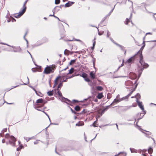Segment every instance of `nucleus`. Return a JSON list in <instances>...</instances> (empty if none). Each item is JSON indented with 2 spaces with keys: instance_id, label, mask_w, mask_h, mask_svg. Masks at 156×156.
I'll return each instance as SVG.
<instances>
[{
  "instance_id": "1",
  "label": "nucleus",
  "mask_w": 156,
  "mask_h": 156,
  "mask_svg": "<svg viewBox=\"0 0 156 156\" xmlns=\"http://www.w3.org/2000/svg\"><path fill=\"white\" fill-rule=\"evenodd\" d=\"M143 45L140 48V50L137 52V53L134 55L135 58L137 59H139L140 63L143 66L144 68H146L148 66V65L147 63H145L143 60V57L142 54V51L143 48L145 46V41H142Z\"/></svg>"
},
{
  "instance_id": "2",
  "label": "nucleus",
  "mask_w": 156,
  "mask_h": 156,
  "mask_svg": "<svg viewBox=\"0 0 156 156\" xmlns=\"http://www.w3.org/2000/svg\"><path fill=\"white\" fill-rule=\"evenodd\" d=\"M5 138L9 140V142H6L7 145L9 144L12 146H15V142L16 139L12 136H10L9 134H6L5 135Z\"/></svg>"
},
{
  "instance_id": "3",
  "label": "nucleus",
  "mask_w": 156,
  "mask_h": 156,
  "mask_svg": "<svg viewBox=\"0 0 156 156\" xmlns=\"http://www.w3.org/2000/svg\"><path fill=\"white\" fill-rule=\"evenodd\" d=\"M54 70V68L53 66H47L45 68L43 72V73L45 74H48L50 73H53Z\"/></svg>"
},
{
  "instance_id": "4",
  "label": "nucleus",
  "mask_w": 156,
  "mask_h": 156,
  "mask_svg": "<svg viewBox=\"0 0 156 156\" xmlns=\"http://www.w3.org/2000/svg\"><path fill=\"white\" fill-rule=\"evenodd\" d=\"M138 79L135 80H133V81H132L131 80H127L125 82V85L126 88H131L133 86V84H135L136 85L137 83L136 84Z\"/></svg>"
},
{
  "instance_id": "5",
  "label": "nucleus",
  "mask_w": 156,
  "mask_h": 156,
  "mask_svg": "<svg viewBox=\"0 0 156 156\" xmlns=\"http://www.w3.org/2000/svg\"><path fill=\"white\" fill-rule=\"evenodd\" d=\"M137 86V84H136L135 86V87L133 88H132L131 90V91L127 95L123 97L122 98H121L122 101H128V99L129 97L131 95L133 92L136 89V88Z\"/></svg>"
},
{
  "instance_id": "6",
  "label": "nucleus",
  "mask_w": 156,
  "mask_h": 156,
  "mask_svg": "<svg viewBox=\"0 0 156 156\" xmlns=\"http://www.w3.org/2000/svg\"><path fill=\"white\" fill-rule=\"evenodd\" d=\"M57 90L58 95L59 96V97L62 98V100L63 101H64L66 103L69 102L70 103V104H69L71 105V103L72 102L68 99L65 98L64 97H62V94L61 92L60 91V90L58 89H57Z\"/></svg>"
},
{
  "instance_id": "7",
  "label": "nucleus",
  "mask_w": 156,
  "mask_h": 156,
  "mask_svg": "<svg viewBox=\"0 0 156 156\" xmlns=\"http://www.w3.org/2000/svg\"><path fill=\"white\" fill-rule=\"evenodd\" d=\"M115 5H114V8L111 10V11L108 14H107V15H106L105 17H104L103 19L101 21L100 23L99 24V26L100 25H101V27H103L105 26V25H102V23L107 19V18L109 16H110V15L111 13L113 12Z\"/></svg>"
},
{
  "instance_id": "8",
  "label": "nucleus",
  "mask_w": 156,
  "mask_h": 156,
  "mask_svg": "<svg viewBox=\"0 0 156 156\" xmlns=\"http://www.w3.org/2000/svg\"><path fill=\"white\" fill-rule=\"evenodd\" d=\"M122 101L121 98H120V95L118 94L116 96V98L111 103V105H115Z\"/></svg>"
},
{
  "instance_id": "9",
  "label": "nucleus",
  "mask_w": 156,
  "mask_h": 156,
  "mask_svg": "<svg viewBox=\"0 0 156 156\" xmlns=\"http://www.w3.org/2000/svg\"><path fill=\"white\" fill-rule=\"evenodd\" d=\"M27 9V7H23L20 11L18 13L21 16L26 12Z\"/></svg>"
},
{
  "instance_id": "10",
  "label": "nucleus",
  "mask_w": 156,
  "mask_h": 156,
  "mask_svg": "<svg viewBox=\"0 0 156 156\" xmlns=\"http://www.w3.org/2000/svg\"><path fill=\"white\" fill-rule=\"evenodd\" d=\"M138 8L139 9H142L143 11L144 10V9L147 10L145 7V4L144 3H141L140 5L138 6Z\"/></svg>"
},
{
  "instance_id": "11",
  "label": "nucleus",
  "mask_w": 156,
  "mask_h": 156,
  "mask_svg": "<svg viewBox=\"0 0 156 156\" xmlns=\"http://www.w3.org/2000/svg\"><path fill=\"white\" fill-rule=\"evenodd\" d=\"M112 41L113 43H115V44H116V45H117V46H119L121 48V49L123 51H124V54L125 55H126V50H125V48L124 47H123V46L119 44H118L115 43L114 42V41L113 40H112Z\"/></svg>"
},
{
  "instance_id": "12",
  "label": "nucleus",
  "mask_w": 156,
  "mask_h": 156,
  "mask_svg": "<svg viewBox=\"0 0 156 156\" xmlns=\"http://www.w3.org/2000/svg\"><path fill=\"white\" fill-rule=\"evenodd\" d=\"M74 3V2H73L68 1L64 5V7L65 8L69 7Z\"/></svg>"
},
{
  "instance_id": "13",
  "label": "nucleus",
  "mask_w": 156,
  "mask_h": 156,
  "mask_svg": "<svg viewBox=\"0 0 156 156\" xmlns=\"http://www.w3.org/2000/svg\"><path fill=\"white\" fill-rule=\"evenodd\" d=\"M129 77L132 80H134L136 77V75L133 73H130L129 74Z\"/></svg>"
},
{
  "instance_id": "14",
  "label": "nucleus",
  "mask_w": 156,
  "mask_h": 156,
  "mask_svg": "<svg viewBox=\"0 0 156 156\" xmlns=\"http://www.w3.org/2000/svg\"><path fill=\"white\" fill-rule=\"evenodd\" d=\"M136 101L137 102L139 107L142 110L144 111V108L143 106L142 105V102L139 101L138 100H136Z\"/></svg>"
},
{
  "instance_id": "15",
  "label": "nucleus",
  "mask_w": 156,
  "mask_h": 156,
  "mask_svg": "<svg viewBox=\"0 0 156 156\" xmlns=\"http://www.w3.org/2000/svg\"><path fill=\"white\" fill-rule=\"evenodd\" d=\"M135 58H134V56H133L130 58H129L126 62H128V63H133Z\"/></svg>"
},
{
  "instance_id": "16",
  "label": "nucleus",
  "mask_w": 156,
  "mask_h": 156,
  "mask_svg": "<svg viewBox=\"0 0 156 156\" xmlns=\"http://www.w3.org/2000/svg\"><path fill=\"white\" fill-rule=\"evenodd\" d=\"M69 74H68V73H63V74L62 75V76H63V77H65L66 78V79L71 78L75 76L74 75H72V76H68V75Z\"/></svg>"
},
{
  "instance_id": "17",
  "label": "nucleus",
  "mask_w": 156,
  "mask_h": 156,
  "mask_svg": "<svg viewBox=\"0 0 156 156\" xmlns=\"http://www.w3.org/2000/svg\"><path fill=\"white\" fill-rule=\"evenodd\" d=\"M36 102L37 103V104H38V103H43V105L42 106H44V104L45 103H43V100L41 98L37 100L36 101Z\"/></svg>"
},
{
  "instance_id": "18",
  "label": "nucleus",
  "mask_w": 156,
  "mask_h": 156,
  "mask_svg": "<svg viewBox=\"0 0 156 156\" xmlns=\"http://www.w3.org/2000/svg\"><path fill=\"white\" fill-rule=\"evenodd\" d=\"M95 73H94V71H91L90 73V76L92 79H94L95 78Z\"/></svg>"
},
{
  "instance_id": "19",
  "label": "nucleus",
  "mask_w": 156,
  "mask_h": 156,
  "mask_svg": "<svg viewBox=\"0 0 156 156\" xmlns=\"http://www.w3.org/2000/svg\"><path fill=\"white\" fill-rule=\"evenodd\" d=\"M111 105V104L110 105L106 106L105 108L103 109L101 111V114L104 113L106 111L108 108L110 107Z\"/></svg>"
},
{
  "instance_id": "20",
  "label": "nucleus",
  "mask_w": 156,
  "mask_h": 156,
  "mask_svg": "<svg viewBox=\"0 0 156 156\" xmlns=\"http://www.w3.org/2000/svg\"><path fill=\"white\" fill-rule=\"evenodd\" d=\"M103 97V95L102 93H99L97 96V98L99 99H101Z\"/></svg>"
},
{
  "instance_id": "21",
  "label": "nucleus",
  "mask_w": 156,
  "mask_h": 156,
  "mask_svg": "<svg viewBox=\"0 0 156 156\" xmlns=\"http://www.w3.org/2000/svg\"><path fill=\"white\" fill-rule=\"evenodd\" d=\"M73 53V52H71L67 49H65L64 52V54L67 55H68L69 53L72 54Z\"/></svg>"
},
{
  "instance_id": "22",
  "label": "nucleus",
  "mask_w": 156,
  "mask_h": 156,
  "mask_svg": "<svg viewBox=\"0 0 156 156\" xmlns=\"http://www.w3.org/2000/svg\"><path fill=\"white\" fill-rule=\"evenodd\" d=\"M84 125V123L83 122H80L76 124V126H83Z\"/></svg>"
},
{
  "instance_id": "23",
  "label": "nucleus",
  "mask_w": 156,
  "mask_h": 156,
  "mask_svg": "<svg viewBox=\"0 0 156 156\" xmlns=\"http://www.w3.org/2000/svg\"><path fill=\"white\" fill-rule=\"evenodd\" d=\"M21 49L20 47H18L16 48H14V51L15 52H20L21 51Z\"/></svg>"
},
{
  "instance_id": "24",
  "label": "nucleus",
  "mask_w": 156,
  "mask_h": 156,
  "mask_svg": "<svg viewBox=\"0 0 156 156\" xmlns=\"http://www.w3.org/2000/svg\"><path fill=\"white\" fill-rule=\"evenodd\" d=\"M135 98H136V100H138V99H139L140 98V94L137 93V94L134 96Z\"/></svg>"
},
{
  "instance_id": "25",
  "label": "nucleus",
  "mask_w": 156,
  "mask_h": 156,
  "mask_svg": "<svg viewBox=\"0 0 156 156\" xmlns=\"http://www.w3.org/2000/svg\"><path fill=\"white\" fill-rule=\"evenodd\" d=\"M130 149L132 153H137V150L134 148H130Z\"/></svg>"
},
{
  "instance_id": "26",
  "label": "nucleus",
  "mask_w": 156,
  "mask_h": 156,
  "mask_svg": "<svg viewBox=\"0 0 156 156\" xmlns=\"http://www.w3.org/2000/svg\"><path fill=\"white\" fill-rule=\"evenodd\" d=\"M47 94H48V95L49 96H52L53 94V90L50 91H48L47 92Z\"/></svg>"
},
{
  "instance_id": "27",
  "label": "nucleus",
  "mask_w": 156,
  "mask_h": 156,
  "mask_svg": "<svg viewBox=\"0 0 156 156\" xmlns=\"http://www.w3.org/2000/svg\"><path fill=\"white\" fill-rule=\"evenodd\" d=\"M74 69L73 68H71L69 70V73H68V74H71L73 73L74 72Z\"/></svg>"
},
{
  "instance_id": "28",
  "label": "nucleus",
  "mask_w": 156,
  "mask_h": 156,
  "mask_svg": "<svg viewBox=\"0 0 156 156\" xmlns=\"http://www.w3.org/2000/svg\"><path fill=\"white\" fill-rule=\"evenodd\" d=\"M75 110L76 111H79L80 110V108L79 106L77 105L75 108Z\"/></svg>"
},
{
  "instance_id": "29",
  "label": "nucleus",
  "mask_w": 156,
  "mask_h": 156,
  "mask_svg": "<svg viewBox=\"0 0 156 156\" xmlns=\"http://www.w3.org/2000/svg\"><path fill=\"white\" fill-rule=\"evenodd\" d=\"M97 89L98 90L101 91L103 90V88L101 86H98L97 87Z\"/></svg>"
},
{
  "instance_id": "30",
  "label": "nucleus",
  "mask_w": 156,
  "mask_h": 156,
  "mask_svg": "<svg viewBox=\"0 0 156 156\" xmlns=\"http://www.w3.org/2000/svg\"><path fill=\"white\" fill-rule=\"evenodd\" d=\"M96 121H95L92 125H90V126H93L94 127H98V125L96 124Z\"/></svg>"
},
{
  "instance_id": "31",
  "label": "nucleus",
  "mask_w": 156,
  "mask_h": 156,
  "mask_svg": "<svg viewBox=\"0 0 156 156\" xmlns=\"http://www.w3.org/2000/svg\"><path fill=\"white\" fill-rule=\"evenodd\" d=\"M148 152L150 154H151L153 152V149L151 147H150L149 149H148Z\"/></svg>"
},
{
  "instance_id": "32",
  "label": "nucleus",
  "mask_w": 156,
  "mask_h": 156,
  "mask_svg": "<svg viewBox=\"0 0 156 156\" xmlns=\"http://www.w3.org/2000/svg\"><path fill=\"white\" fill-rule=\"evenodd\" d=\"M15 14V15L14 16V17L16 18H20L21 16L18 13L17 14Z\"/></svg>"
},
{
  "instance_id": "33",
  "label": "nucleus",
  "mask_w": 156,
  "mask_h": 156,
  "mask_svg": "<svg viewBox=\"0 0 156 156\" xmlns=\"http://www.w3.org/2000/svg\"><path fill=\"white\" fill-rule=\"evenodd\" d=\"M96 44V42L94 41H93V46L91 47V48L92 50H93L94 49L95 46Z\"/></svg>"
},
{
  "instance_id": "34",
  "label": "nucleus",
  "mask_w": 156,
  "mask_h": 156,
  "mask_svg": "<svg viewBox=\"0 0 156 156\" xmlns=\"http://www.w3.org/2000/svg\"><path fill=\"white\" fill-rule=\"evenodd\" d=\"M147 150H142V155L144 156H147L144 153L147 152Z\"/></svg>"
},
{
  "instance_id": "35",
  "label": "nucleus",
  "mask_w": 156,
  "mask_h": 156,
  "mask_svg": "<svg viewBox=\"0 0 156 156\" xmlns=\"http://www.w3.org/2000/svg\"><path fill=\"white\" fill-rule=\"evenodd\" d=\"M10 18L11 19V21L12 22L16 21V20L14 18H13L12 17V16H10Z\"/></svg>"
},
{
  "instance_id": "36",
  "label": "nucleus",
  "mask_w": 156,
  "mask_h": 156,
  "mask_svg": "<svg viewBox=\"0 0 156 156\" xmlns=\"http://www.w3.org/2000/svg\"><path fill=\"white\" fill-rule=\"evenodd\" d=\"M59 8V6H55L52 10V12H53V14H54L55 11V9L56 8Z\"/></svg>"
},
{
  "instance_id": "37",
  "label": "nucleus",
  "mask_w": 156,
  "mask_h": 156,
  "mask_svg": "<svg viewBox=\"0 0 156 156\" xmlns=\"http://www.w3.org/2000/svg\"><path fill=\"white\" fill-rule=\"evenodd\" d=\"M76 62V60L75 59L71 60L69 63L70 65H71L74 64Z\"/></svg>"
},
{
  "instance_id": "38",
  "label": "nucleus",
  "mask_w": 156,
  "mask_h": 156,
  "mask_svg": "<svg viewBox=\"0 0 156 156\" xmlns=\"http://www.w3.org/2000/svg\"><path fill=\"white\" fill-rule=\"evenodd\" d=\"M60 0H55V3L56 5H58L60 3Z\"/></svg>"
},
{
  "instance_id": "39",
  "label": "nucleus",
  "mask_w": 156,
  "mask_h": 156,
  "mask_svg": "<svg viewBox=\"0 0 156 156\" xmlns=\"http://www.w3.org/2000/svg\"><path fill=\"white\" fill-rule=\"evenodd\" d=\"M152 34V33L151 32H148V33H146L145 34V35L143 37V39H145L146 36V35H148V34L151 35Z\"/></svg>"
},
{
  "instance_id": "40",
  "label": "nucleus",
  "mask_w": 156,
  "mask_h": 156,
  "mask_svg": "<svg viewBox=\"0 0 156 156\" xmlns=\"http://www.w3.org/2000/svg\"><path fill=\"white\" fill-rule=\"evenodd\" d=\"M87 76V75L85 73H83L82 74V76L84 78H86Z\"/></svg>"
},
{
  "instance_id": "41",
  "label": "nucleus",
  "mask_w": 156,
  "mask_h": 156,
  "mask_svg": "<svg viewBox=\"0 0 156 156\" xmlns=\"http://www.w3.org/2000/svg\"><path fill=\"white\" fill-rule=\"evenodd\" d=\"M32 70L33 72H35L37 71V68H33L32 69Z\"/></svg>"
},
{
  "instance_id": "42",
  "label": "nucleus",
  "mask_w": 156,
  "mask_h": 156,
  "mask_svg": "<svg viewBox=\"0 0 156 156\" xmlns=\"http://www.w3.org/2000/svg\"><path fill=\"white\" fill-rule=\"evenodd\" d=\"M138 122V121H137L136 123V125L137 126V128H138L140 130V131H141L142 129L140 128V126H138V125H137V123Z\"/></svg>"
},
{
  "instance_id": "43",
  "label": "nucleus",
  "mask_w": 156,
  "mask_h": 156,
  "mask_svg": "<svg viewBox=\"0 0 156 156\" xmlns=\"http://www.w3.org/2000/svg\"><path fill=\"white\" fill-rule=\"evenodd\" d=\"M28 0H26L25 1V2H24V3L23 4V7H27L26 6V4L27 2H28Z\"/></svg>"
},
{
  "instance_id": "44",
  "label": "nucleus",
  "mask_w": 156,
  "mask_h": 156,
  "mask_svg": "<svg viewBox=\"0 0 156 156\" xmlns=\"http://www.w3.org/2000/svg\"><path fill=\"white\" fill-rule=\"evenodd\" d=\"M73 40H76L77 41H78L80 42L81 43H83V42L81 40H78V39H77V40H68V41H73Z\"/></svg>"
},
{
  "instance_id": "45",
  "label": "nucleus",
  "mask_w": 156,
  "mask_h": 156,
  "mask_svg": "<svg viewBox=\"0 0 156 156\" xmlns=\"http://www.w3.org/2000/svg\"><path fill=\"white\" fill-rule=\"evenodd\" d=\"M126 23H125V24L126 25H128V23L129 22V19H128V18H127L126 19Z\"/></svg>"
},
{
  "instance_id": "46",
  "label": "nucleus",
  "mask_w": 156,
  "mask_h": 156,
  "mask_svg": "<svg viewBox=\"0 0 156 156\" xmlns=\"http://www.w3.org/2000/svg\"><path fill=\"white\" fill-rule=\"evenodd\" d=\"M136 106H137V105L136 104H133L132 105L129 106V108H131L132 107H135Z\"/></svg>"
},
{
  "instance_id": "47",
  "label": "nucleus",
  "mask_w": 156,
  "mask_h": 156,
  "mask_svg": "<svg viewBox=\"0 0 156 156\" xmlns=\"http://www.w3.org/2000/svg\"><path fill=\"white\" fill-rule=\"evenodd\" d=\"M62 86V83H60L58 86V89L59 88H60Z\"/></svg>"
},
{
  "instance_id": "48",
  "label": "nucleus",
  "mask_w": 156,
  "mask_h": 156,
  "mask_svg": "<svg viewBox=\"0 0 156 156\" xmlns=\"http://www.w3.org/2000/svg\"><path fill=\"white\" fill-rule=\"evenodd\" d=\"M111 98V94L108 93L107 94V98L108 99H110Z\"/></svg>"
},
{
  "instance_id": "49",
  "label": "nucleus",
  "mask_w": 156,
  "mask_h": 156,
  "mask_svg": "<svg viewBox=\"0 0 156 156\" xmlns=\"http://www.w3.org/2000/svg\"><path fill=\"white\" fill-rule=\"evenodd\" d=\"M24 138L25 140H27V142H28V141H29L30 140V139H31V138H29L28 139H27V137H24Z\"/></svg>"
},
{
  "instance_id": "50",
  "label": "nucleus",
  "mask_w": 156,
  "mask_h": 156,
  "mask_svg": "<svg viewBox=\"0 0 156 156\" xmlns=\"http://www.w3.org/2000/svg\"><path fill=\"white\" fill-rule=\"evenodd\" d=\"M128 0V1L129 2H130L131 3V6H132V8H133V2L132 1L130 0Z\"/></svg>"
},
{
  "instance_id": "51",
  "label": "nucleus",
  "mask_w": 156,
  "mask_h": 156,
  "mask_svg": "<svg viewBox=\"0 0 156 156\" xmlns=\"http://www.w3.org/2000/svg\"><path fill=\"white\" fill-rule=\"evenodd\" d=\"M110 35V34L109 32L108 31L107 33V38H108L109 36Z\"/></svg>"
},
{
  "instance_id": "52",
  "label": "nucleus",
  "mask_w": 156,
  "mask_h": 156,
  "mask_svg": "<svg viewBox=\"0 0 156 156\" xmlns=\"http://www.w3.org/2000/svg\"><path fill=\"white\" fill-rule=\"evenodd\" d=\"M85 80L87 82H89L90 81V79L88 78H85Z\"/></svg>"
},
{
  "instance_id": "53",
  "label": "nucleus",
  "mask_w": 156,
  "mask_h": 156,
  "mask_svg": "<svg viewBox=\"0 0 156 156\" xmlns=\"http://www.w3.org/2000/svg\"><path fill=\"white\" fill-rule=\"evenodd\" d=\"M58 84V82H54V87L56 86Z\"/></svg>"
},
{
  "instance_id": "54",
  "label": "nucleus",
  "mask_w": 156,
  "mask_h": 156,
  "mask_svg": "<svg viewBox=\"0 0 156 156\" xmlns=\"http://www.w3.org/2000/svg\"><path fill=\"white\" fill-rule=\"evenodd\" d=\"M20 146H21V147H22V145H21ZM21 148H22V147H18V148H17V149H16V150H17V151H20V149H21Z\"/></svg>"
},
{
  "instance_id": "55",
  "label": "nucleus",
  "mask_w": 156,
  "mask_h": 156,
  "mask_svg": "<svg viewBox=\"0 0 156 156\" xmlns=\"http://www.w3.org/2000/svg\"><path fill=\"white\" fill-rule=\"evenodd\" d=\"M145 134L147 135H150L151 134V133L150 132L147 131V133H145Z\"/></svg>"
},
{
  "instance_id": "56",
  "label": "nucleus",
  "mask_w": 156,
  "mask_h": 156,
  "mask_svg": "<svg viewBox=\"0 0 156 156\" xmlns=\"http://www.w3.org/2000/svg\"><path fill=\"white\" fill-rule=\"evenodd\" d=\"M27 79H28V81H27V83H24L23 84L24 85H27V84H28L29 83V79L27 77Z\"/></svg>"
},
{
  "instance_id": "57",
  "label": "nucleus",
  "mask_w": 156,
  "mask_h": 156,
  "mask_svg": "<svg viewBox=\"0 0 156 156\" xmlns=\"http://www.w3.org/2000/svg\"><path fill=\"white\" fill-rule=\"evenodd\" d=\"M43 112L49 118L50 121V119L49 118V116L48 115L46 112H44V111H43Z\"/></svg>"
},
{
  "instance_id": "58",
  "label": "nucleus",
  "mask_w": 156,
  "mask_h": 156,
  "mask_svg": "<svg viewBox=\"0 0 156 156\" xmlns=\"http://www.w3.org/2000/svg\"><path fill=\"white\" fill-rule=\"evenodd\" d=\"M72 102H73V103L77 102H78V101L76 100H73L72 101Z\"/></svg>"
},
{
  "instance_id": "59",
  "label": "nucleus",
  "mask_w": 156,
  "mask_h": 156,
  "mask_svg": "<svg viewBox=\"0 0 156 156\" xmlns=\"http://www.w3.org/2000/svg\"><path fill=\"white\" fill-rule=\"evenodd\" d=\"M71 111L73 113H74L75 114H76V112H75L72 108H71Z\"/></svg>"
},
{
  "instance_id": "60",
  "label": "nucleus",
  "mask_w": 156,
  "mask_h": 156,
  "mask_svg": "<svg viewBox=\"0 0 156 156\" xmlns=\"http://www.w3.org/2000/svg\"><path fill=\"white\" fill-rule=\"evenodd\" d=\"M55 10L57 12L59 11L60 10L59 7V8H56V9H55Z\"/></svg>"
},
{
  "instance_id": "61",
  "label": "nucleus",
  "mask_w": 156,
  "mask_h": 156,
  "mask_svg": "<svg viewBox=\"0 0 156 156\" xmlns=\"http://www.w3.org/2000/svg\"><path fill=\"white\" fill-rule=\"evenodd\" d=\"M60 77V76H58V77L55 80V82H58V79Z\"/></svg>"
},
{
  "instance_id": "62",
  "label": "nucleus",
  "mask_w": 156,
  "mask_h": 156,
  "mask_svg": "<svg viewBox=\"0 0 156 156\" xmlns=\"http://www.w3.org/2000/svg\"><path fill=\"white\" fill-rule=\"evenodd\" d=\"M31 87L34 90V91H35V92H36V94H37V91L32 86H31Z\"/></svg>"
},
{
  "instance_id": "63",
  "label": "nucleus",
  "mask_w": 156,
  "mask_h": 156,
  "mask_svg": "<svg viewBox=\"0 0 156 156\" xmlns=\"http://www.w3.org/2000/svg\"><path fill=\"white\" fill-rule=\"evenodd\" d=\"M11 19L9 17V19H8V20H7V22H8L9 23V22H11Z\"/></svg>"
},
{
  "instance_id": "64",
  "label": "nucleus",
  "mask_w": 156,
  "mask_h": 156,
  "mask_svg": "<svg viewBox=\"0 0 156 156\" xmlns=\"http://www.w3.org/2000/svg\"><path fill=\"white\" fill-rule=\"evenodd\" d=\"M156 15V13H154V15H153V17L154 19V20H155V21H156V18L155 17L154 15Z\"/></svg>"
}]
</instances>
